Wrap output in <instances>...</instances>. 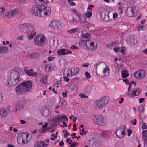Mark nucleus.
Here are the masks:
<instances>
[{
    "label": "nucleus",
    "instance_id": "obj_1",
    "mask_svg": "<svg viewBox=\"0 0 147 147\" xmlns=\"http://www.w3.org/2000/svg\"><path fill=\"white\" fill-rule=\"evenodd\" d=\"M8 78L6 84L9 87L14 86L21 80L19 73L14 69H11L9 71Z\"/></svg>",
    "mask_w": 147,
    "mask_h": 147
},
{
    "label": "nucleus",
    "instance_id": "obj_2",
    "mask_svg": "<svg viewBox=\"0 0 147 147\" xmlns=\"http://www.w3.org/2000/svg\"><path fill=\"white\" fill-rule=\"evenodd\" d=\"M32 87V83L30 81L23 82L17 86L15 91L18 95L25 94L30 92Z\"/></svg>",
    "mask_w": 147,
    "mask_h": 147
},
{
    "label": "nucleus",
    "instance_id": "obj_3",
    "mask_svg": "<svg viewBox=\"0 0 147 147\" xmlns=\"http://www.w3.org/2000/svg\"><path fill=\"white\" fill-rule=\"evenodd\" d=\"M97 68L98 76L102 77H105L108 76L109 68L106 64L102 62L98 63L95 65L94 67L96 72Z\"/></svg>",
    "mask_w": 147,
    "mask_h": 147
},
{
    "label": "nucleus",
    "instance_id": "obj_4",
    "mask_svg": "<svg viewBox=\"0 0 147 147\" xmlns=\"http://www.w3.org/2000/svg\"><path fill=\"white\" fill-rule=\"evenodd\" d=\"M109 99L108 96H105L100 100H96L95 102L96 108L100 109L105 107L108 103Z\"/></svg>",
    "mask_w": 147,
    "mask_h": 147
},
{
    "label": "nucleus",
    "instance_id": "obj_5",
    "mask_svg": "<svg viewBox=\"0 0 147 147\" xmlns=\"http://www.w3.org/2000/svg\"><path fill=\"white\" fill-rule=\"evenodd\" d=\"M38 0H36L35 6L32 7L31 8V12L34 15L39 16H43L42 12V9H43L42 7L43 5H39L38 4Z\"/></svg>",
    "mask_w": 147,
    "mask_h": 147
},
{
    "label": "nucleus",
    "instance_id": "obj_6",
    "mask_svg": "<svg viewBox=\"0 0 147 147\" xmlns=\"http://www.w3.org/2000/svg\"><path fill=\"white\" fill-rule=\"evenodd\" d=\"M46 40V38L44 36L38 35L34 38V43L36 45L43 46L45 45Z\"/></svg>",
    "mask_w": 147,
    "mask_h": 147
},
{
    "label": "nucleus",
    "instance_id": "obj_7",
    "mask_svg": "<svg viewBox=\"0 0 147 147\" xmlns=\"http://www.w3.org/2000/svg\"><path fill=\"white\" fill-rule=\"evenodd\" d=\"M136 8V7L135 6H132L128 7L126 12L127 15L129 17H132L136 16L137 13Z\"/></svg>",
    "mask_w": 147,
    "mask_h": 147
},
{
    "label": "nucleus",
    "instance_id": "obj_8",
    "mask_svg": "<svg viewBox=\"0 0 147 147\" xmlns=\"http://www.w3.org/2000/svg\"><path fill=\"white\" fill-rule=\"evenodd\" d=\"M125 126L124 125L121 126L116 132L117 137L121 139L124 137L126 134L125 132Z\"/></svg>",
    "mask_w": 147,
    "mask_h": 147
},
{
    "label": "nucleus",
    "instance_id": "obj_9",
    "mask_svg": "<svg viewBox=\"0 0 147 147\" xmlns=\"http://www.w3.org/2000/svg\"><path fill=\"white\" fill-rule=\"evenodd\" d=\"M25 100L23 98L18 100L16 106V111H20L22 109L24 106Z\"/></svg>",
    "mask_w": 147,
    "mask_h": 147
},
{
    "label": "nucleus",
    "instance_id": "obj_10",
    "mask_svg": "<svg viewBox=\"0 0 147 147\" xmlns=\"http://www.w3.org/2000/svg\"><path fill=\"white\" fill-rule=\"evenodd\" d=\"M135 78L137 79H142L146 76V73L144 70H138L134 73Z\"/></svg>",
    "mask_w": 147,
    "mask_h": 147
},
{
    "label": "nucleus",
    "instance_id": "obj_11",
    "mask_svg": "<svg viewBox=\"0 0 147 147\" xmlns=\"http://www.w3.org/2000/svg\"><path fill=\"white\" fill-rule=\"evenodd\" d=\"M85 45L87 47L90 49L92 51L96 50L97 48L96 45L94 46V42H92L88 40H87Z\"/></svg>",
    "mask_w": 147,
    "mask_h": 147
},
{
    "label": "nucleus",
    "instance_id": "obj_12",
    "mask_svg": "<svg viewBox=\"0 0 147 147\" xmlns=\"http://www.w3.org/2000/svg\"><path fill=\"white\" fill-rule=\"evenodd\" d=\"M96 123L100 126H103L105 123L104 117L102 116H99L97 118L96 117Z\"/></svg>",
    "mask_w": 147,
    "mask_h": 147
},
{
    "label": "nucleus",
    "instance_id": "obj_13",
    "mask_svg": "<svg viewBox=\"0 0 147 147\" xmlns=\"http://www.w3.org/2000/svg\"><path fill=\"white\" fill-rule=\"evenodd\" d=\"M29 135L28 134L26 133H23L22 136V138L20 139L22 140V143L23 144L26 143L27 142L29 141L30 140V138H28Z\"/></svg>",
    "mask_w": 147,
    "mask_h": 147
},
{
    "label": "nucleus",
    "instance_id": "obj_14",
    "mask_svg": "<svg viewBox=\"0 0 147 147\" xmlns=\"http://www.w3.org/2000/svg\"><path fill=\"white\" fill-rule=\"evenodd\" d=\"M18 12V11L16 9H13L7 11L5 15V17L8 18H10L16 15Z\"/></svg>",
    "mask_w": 147,
    "mask_h": 147
},
{
    "label": "nucleus",
    "instance_id": "obj_15",
    "mask_svg": "<svg viewBox=\"0 0 147 147\" xmlns=\"http://www.w3.org/2000/svg\"><path fill=\"white\" fill-rule=\"evenodd\" d=\"M72 52L65 49H63L58 50L57 52V54L59 55H64L71 54Z\"/></svg>",
    "mask_w": 147,
    "mask_h": 147
},
{
    "label": "nucleus",
    "instance_id": "obj_16",
    "mask_svg": "<svg viewBox=\"0 0 147 147\" xmlns=\"http://www.w3.org/2000/svg\"><path fill=\"white\" fill-rule=\"evenodd\" d=\"M59 25V22L56 20L52 21L50 24V26L54 29H58Z\"/></svg>",
    "mask_w": 147,
    "mask_h": 147
},
{
    "label": "nucleus",
    "instance_id": "obj_17",
    "mask_svg": "<svg viewBox=\"0 0 147 147\" xmlns=\"http://www.w3.org/2000/svg\"><path fill=\"white\" fill-rule=\"evenodd\" d=\"M43 9H42V12L43 13V16L48 15H49L51 12V9L50 7H42Z\"/></svg>",
    "mask_w": 147,
    "mask_h": 147
},
{
    "label": "nucleus",
    "instance_id": "obj_18",
    "mask_svg": "<svg viewBox=\"0 0 147 147\" xmlns=\"http://www.w3.org/2000/svg\"><path fill=\"white\" fill-rule=\"evenodd\" d=\"M28 25L24 24L20 25L19 26V29L22 32H27Z\"/></svg>",
    "mask_w": 147,
    "mask_h": 147
},
{
    "label": "nucleus",
    "instance_id": "obj_19",
    "mask_svg": "<svg viewBox=\"0 0 147 147\" xmlns=\"http://www.w3.org/2000/svg\"><path fill=\"white\" fill-rule=\"evenodd\" d=\"M24 70L26 74L29 76H34L37 74L36 72H33L32 69H30V70L25 69Z\"/></svg>",
    "mask_w": 147,
    "mask_h": 147
},
{
    "label": "nucleus",
    "instance_id": "obj_20",
    "mask_svg": "<svg viewBox=\"0 0 147 147\" xmlns=\"http://www.w3.org/2000/svg\"><path fill=\"white\" fill-rule=\"evenodd\" d=\"M53 0H38V4L39 5H44L47 4L48 3L50 2H53Z\"/></svg>",
    "mask_w": 147,
    "mask_h": 147
},
{
    "label": "nucleus",
    "instance_id": "obj_21",
    "mask_svg": "<svg viewBox=\"0 0 147 147\" xmlns=\"http://www.w3.org/2000/svg\"><path fill=\"white\" fill-rule=\"evenodd\" d=\"M92 87L91 85H88L86 87L84 90V92L86 94H89L91 92Z\"/></svg>",
    "mask_w": 147,
    "mask_h": 147
},
{
    "label": "nucleus",
    "instance_id": "obj_22",
    "mask_svg": "<svg viewBox=\"0 0 147 147\" xmlns=\"http://www.w3.org/2000/svg\"><path fill=\"white\" fill-rule=\"evenodd\" d=\"M59 121L57 117L55 119H53L51 120H50L48 121L49 123H51V125L52 127H54L57 125V123Z\"/></svg>",
    "mask_w": 147,
    "mask_h": 147
},
{
    "label": "nucleus",
    "instance_id": "obj_23",
    "mask_svg": "<svg viewBox=\"0 0 147 147\" xmlns=\"http://www.w3.org/2000/svg\"><path fill=\"white\" fill-rule=\"evenodd\" d=\"M7 114V112L4 109L0 110V115L2 117H5Z\"/></svg>",
    "mask_w": 147,
    "mask_h": 147
},
{
    "label": "nucleus",
    "instance_id": "obj_24",
    "mask_svg": "<svg viewBox=\"0 0 147 147\" xmlns=\"http://www.w3.org/2000/svg\"><path fill=\"white\" fill-rule=\"evenodd\" d=\"M93 140L95 145L97 147H98L101 145V142H100V139L99 138H93Z\"/></svg>",
    "mask_w": 147,
    "mask_h": 147
},
{
    "label": "nucleus",
    "instance_id": "obj_25",
    "mask_svg": "<svg viewBox=\"0 0 147 147\" xmlns=\"http://www.w3.org/2000/svg\"><path fill=\"white\" fill-rule=\"evenodd\" d=\"M27 38L29 40L32 39L36 34V32H28Z\"/></svg>",
    "mask_w": 147,
    "mask_h": 147
},
{
    "label": "nucleus",
    "instance_id": "obj_26",
    "mask_svg": "<svg viewBox=\"0 0 147 147\" xmlns=\"http://www.w3.org/2000/svg\"><path fill=\"white\" fill-rule=\"evenodd\" d=\"M35 27L32 25H28V28L27 32H36Z\"/></svg>",
    "mask_w": 147,
    "mask_h": 147
},
{
    "label": "nucleus",
    "instance_id": "obj_27",
    "mask_svg": "<svg viewBox=\"0 0 147 147\" xmlns=\"http://www.w3.org/2000/svg\"><path fill=\"white\" fill-rule=\"evenodd\" d=\"M45 142L43 141H38L36 143L35 147H44Z\"/></svg>",
    "mask_w": 147,
    "mask_h": 147
},
{
    "label": "nucleus",
    "instance_id": "obj_28",
    "mask_svg": "<svg viewBox=\"0 0 147 147\" xmlns=\"http://www.w3.org/2000/svg\"><path fill=\"white\" fill-rule=\"evenodd\" d=\"M66 102L64 99L60 100L59 102V106L62 109L64 108L66 106Z\"/></svg>",
    "mask_w": 147,
    "mask_h": 147
},
{
    "label": "nucleus",
    "instance_id": "obj_29",
    "mask_svg": "<svg viewBox=\"0 0 147 147\" xmlns=\"http://www.w3.org/2000/svg\"><path fill=\"white\" fill-rule=\"evenodd\" d=\"M121 76L122 78H125L129 76L128 72L125 70H123L121 72Z\"/></svg>",
    "mask_w": 147,
    "mask_h": 147
},
{
    "label": "nucleus",
    "instance_id": "obj_30",
    "mask_svg": "<svg viewBox=\"0 0 147 147\" xmlns=\"http://www.w3.org/2000/svg\"><path fill=\"white\" fill-rule=\"evenodd\" d=\"M0 53H7L8 51V48L7 47L3 46L1 47Z\"/></svg>",
    "mask_w": 147,
    "mask_h": 147
},
{
    "label": "nucleus",
    "instance_id": "obj_31",
    "mask_svg": "<svg viewBox=\"0 0 147 147\" xmlns=\"http://www.w3.org/2000/svg\"><path fill=\"white\" fill-rule=\"evenodd\" d=\"M141 90L139 88H137L136 90H134L132 92L133 97L138 95L141 92Z\"/></svg>",
    "mask_w": 147,
    "mask_h": 147
},
{
    "label": "nucleus",
    "instance_id": "obj_32",
    "mask_svg": "<svg viewBox=\"0 0 147 147\" xmlns=\"http://www.w3.org/2000/svg\"><path fill=\"white\" fill-rule=\"evenodd\" d=\"M71 71L73 76L78 74L79 72V69L77 68L73 67L71 68Z\"/></svg>",
    "mask_w": 147,
    "mask_h": 147
},
{
    "label": "nucleus",
    "instance_id": "obj_33",
    "mask_svg": "<svg viewBox=\"0 0 147 147\" xmlns=\"http://www.w3.org/2000/svg\"><path fill=\"white\" fill-rule=\"evenodd\" d=\"M124 2L127 5H129L134 4L135 1V0H125Z\"/></svg>",
    "mask_w": 147,
    "mask_h": 147
},
{
    "label": "nucleus",
    "instance_id": "obj_34",
    "mask_svg": "<svg viewBox=\"0 0 147 147\" xmlns=\"http://www.w3.org/2000/svg\"><path fill=\"white\" fill-rule=\"evenodd\" d=\"M57 118L59 120V121L62 120H68L67 118V117L65 116V115L62 116H57Z\"/></svg>",
    "mask_w": 147,
    "mask_h": 147
},
{
    "label": "nucleus",
    "instance_id": "obj_35",
    "mask_svg": "<svg viewBox=\"0 0 147 147\" xmlns=\"http://www.w3.org/2000/svg\"><path fill=\"white\" fill-rule=\"evenodd\" d=\"M81 36L82 38H84L86 39H90V35L88 33H86L85 34H82Z\"/></svg>",
    "mask_w": 147,
    "mask_h": 147
},
{
    "label": "nucleus",
    "instance_id": "obj_36",
    "mask_svg": "<svg viewBox=\"0 0 147 147\" xmlns=\"http://www.w3.org/2000/svg\"><path fill=\"white\" fill-rule=\"evenodd\" d=\"M43 115L45 117H47L49 115V111L47 109H44L43 112Z\"/></svg>",
    "mask_w": 147,
    "mask_h": 147
},
{
    "label": "nucleus",
    "instance_id": "obj_37",
    "mask_svg": "<svg viewBox=\"0 0 147 147\" xmlns=\"http://www.w3.org/2000/svg\"><path fill=\"white\" fill-rule=\"evenodd\" d=\"M78 30L77 28L73 29L68 30V32L71 34H73L76 32L78 31Z\"/></svg>",
    "mask_w": 147,
    "mask_h": 147
},
{
    "label": "nucleus",
    "instance_id": "obj_38",
    "mask_svg": "<svg viewBox=\"0 0 147 147\" xmlns=\"http://www.w3.org/2000/svg\"><path fill=\"white\" fill-rule=\"evenodd\" d=\"M40 81L43 84H46L47 81V77L46 76L42 77L40 80Z\"/></svg>",
    "mask_w": 147,
    "mask_h": 147
},
{
    "label": "nucleus",
    "instance_id": "obj_39",
    "mask_svg": "<svg viewBox=\"0 0 147 147\" xmlns=\"http://www.w3.org/2000/svg\"><path fill=\"white\" fill-rule=\"evenodd\" d=\"M92 13L90 11H89L88 12L85 14L84 16H86L87 18H90L92 16Z\"/></svg>",
    "mask_w": 147,
    "mask_h": 147
},
{
    "label": "nucleus",
    "instance_id": "obj_40",
    "mask_svg": "<svg viewBox=\"0 0 147 147\" xmlns=\"http://www.w3.org/2000/svg\"><path fill=\"white\" fill-rule=\"evenodd\" d=\"M62 132L65 134L64 137L65 138H67L68 136L70 134L68 132V131L66 130H63L62 131Z\"/></svg>",
    "mask_w": 147,
    "mask_h": 147
},
{
    "label": "nucleus",
    "instance_id": "obj_41",
    "mask_svg": "<svg viewBox=\"0 0 147 147\" xmlns=\"http://www.w3.org/2000/svg\"><path fill=\"white\" fill-rule=\"evenodd\" d=\"M87 40H81L79 42V44L80 46H83L86 45V42Z\"/></svg>",
    "mask_w": 147,
    "mask_h": 147
},
{
    "label": "nucleus",
    "instance_id": "obj_42",
    "mask_svg": "<svg viewBox=\"0 0 147 147\" xmlns=\"http://www.w3.org/2000/svg\"><path fill=\"white\" fill-rule=\"evenodd\" d=\"M51 69H53V68L51 67V66H48L47 65L45 67V71L47 72H49L51 71Z\"/></svg>",
    "mask_w": 147,
    "mask_h": 147
},
{
    "label": "nucleus",
    "instance_id": "obj_43",
    "mask_svg": "<svg viewBox=\"0 0 147 147\" xmlns=\"http://www.w3.org/2000/svg\"><path fill=\"white\" fill-rule=\"evenodd\" d=\"M79 96L81 98H88V96L85 95L84 94L82 93H80L79 94Z\"/></svg>",
    "mask_w": 147,
    "mask_h": 147
},
{
    "label": "nucleus",
    "instance_id": "obj_44",
    "mask_svg": "<svg viewBox=\"0 0 147 147\" xmlns=\"http://www.w3.org/2000/svg\"><path fill=\"white\" fill-rule=\"evenodd\" d=\"M105 10L103 11L102 12H101L100 13V18L101 19L103 20V18H104L105 17Z\"/></svg>",
    "mask_w": 147,
    "mask_h": 147
},
{
    "label": "nucleus",
    "instance_id": "obj_45",
    "mask_svg": "<svg viewBox=\"0 0 147 147\" xmlns=\"http://www.w3.org/2000/svg\"><path fill=\"white\" fill-rule=\"evenodd\" d=\"M144 107L142 105L138 107V111L139 112H143Z\"/></svg>",
    "mask_w": 147,
    "mask_h": 147
},
{
    "label": "nucleus",
    "instance_id": "obj_46",
    "mask_svg": "<svg viewBox=\"0 0 147 147\" xmlns=\"http://www.w3.org/2000/svg\"><path fill=\"white\" fill-rule=\"evenodd\" d=\"M142 137L144 138L147 137V130H143L142 131Z\"/></svg>",
    "mask_w": 147,
    "mask_h": 147
},
{
    "label": "nucleus",
    "instance_id": "obj_47",
    "mask_svg": "<svg viewBox=\"0 0 147 147\" xmlns=\"http://www.w3.org/2000/svg\"><path fill=\"white\" fill-rule=\"evenodd\" d=\"M67 76L69 77H70L73 76V74L71 71V69L70 70H68L67 71Z\"/></svg>",
    "mask_w": 147,
    "mask_h": 147
},
{
    "label": "nucleus",
    "instance_id": "obj_48",
    "mask_svg": "<svg viewBox=\"0 0 147 147\" xmlns=\"http://www.w3.org/2000/svg\"><path fill=\"white\" fill-rule=\"evenodd\" d=\"M85 75L87 78L89 79L90 78L91 76L90 74L88 72H86L85 73Z\"/></svg>",
    "mask_w": 147,
    "mask_h": 147
},
{
    "label": "nucleus",
    "instance_id": "obj_49",
    "mask_svg": "<svg viewBox=\"0 0 147 147\" xmlns=\"http://www.w3.org/2000/svg\"><path fill=\"white\" fill-rule=\"evenodd\" d=\"M131 41V44L135 45L136 43V41H135V39L134 38H132L130 39Z\"/></svg>",
    "mask_w": 147,
    "mask_h": 147
},
{
    "label": "nucleus",
    "instance_id": "obj_50",
    "mask_svg": "<svg viewBox=\"0 0 147 147\" xmlns=\"http://www.w3.org/2000/svg\"><path fill=\"white\" fill-rule=\"evenodd\" d=\"M114 51L115 52H118L119 50H120V48L117 46H115L113 48Z\"/></svg>",
    "mask_w": 147,
    "mask_h": 147
},
{
    "label": "nucleus",
    "instance_id": "obj_51",
    "mask_svg": "<svg viewBox=\"0 0 147 147\" xmlns=\"http://www.w3.org/2000/svg\"><path fill=\"white\" fill-rule=\"evenodd\" d=\"M142 129H147V125H146L145 123H144L143 124V125L142 126Z\"/></svg>",
    "mask_w": 147,
    "mask_h": 147
},
{
    "label": "nucleus",
    "instance_id": "obj_52",
    "mask_svg": "<svg viewBox=\"0 0 147 147\" xmlns=\"http://www.w3.org/2000/svg\"><path fill=\"white\" fill-rule=\"evenodd\" d=\"M109 16L105 15L104 18L103 19L105 21H107L109 20Z\"/></svg>",
    "mask_w": 147,
    "mask_h": 147
},
{
    "label": "nucleus",
    "instance_id": "obj_53",
    "mask_svg": "<svg viewBox=\"0 0 147 147\" xmlns=\"http://www.w3.org/2000/svg\"><path fill=\"white\" fill-rule=\"evenodd\" d=\"M61 82V80H55L54 83L55 84H60Z\"/></svg>",
    "mask_w": 147,
    "mask_h": 147
},
{
    "label": "nucleus",
    "instance_id": "obj_54",
    "mask_svg": "<svg viewBox=\"0 0 147 147\" xmlns=\"http://www.w3.org/2000/svg\"><path fill=\"white\" fill-rule=\"evenodd\" d=\"M125 48L124 47H122V49H121L120 48V49L121 50L120 51V52L122 54H123V55H125Z\"/></svg>",
    "mask_w": 147,
    "mask_h": 147
},
{
    "label": "nucleus",
    "instance_id": "obj_55",
    "mask_svg": "<svg viewBox=\"0 0 147 147\" xmlns=\"http://www.w3.org/2000/svg\"><path fill=\"white\" fill-rule=\"evenodd\" d=\"M63 78L66 82H67L70 80L69 78L67 77H63Z\"/></svg>",
    "mask_w": 147,
    "mask_h": 147
},
{
    "label": "nucleus",
    "instance_id": "obj_56",
    "mask_svg": "<svg viewBox=\"0 0 147 147\" xmlns=\"http://www.w3.org/2000/svg\"><path fill=\"white\" fill-rule=\"evenodd\" d=\"M102 136L103 137H108V136L107 135L105 131H103L102 133Z\"/></svg>",
    "mask_w": 147,
    "mask_h": 147
},
{
    "label": "nucleus",
    "instance_id": "obj_57",
    "mask_svg": "<svg viewBox=\"0 0 147 147\" xmlns=\"http://www.w3.org/2000/svg\"><path fill=\"white\" fill-rule=\"evenodd\" d=\"M34 53H32L28 55V57L30 58H33L34 57Z\"/></svg>",
    "mask_w": 147,
    "mask_h": 147
},
{
    "label": "nucleus",
    "instance_id": "obj_58",
    "mask_svg": "<svg viewBox=\"0 0 147 147\" xmlns=\"http://www.w3.org/2000/svg\"><path fill=\"white\" fill-rule=\"evenodd\" d=\"M142 138L144 140V143L147 144V137L144 138L142 137Z\"/></svg>",
    "mask_w": 147,
    "mask_h": 147
},
{
    "label": "nucleus",
    "instance_id": "obj_59",
    "mask_svg": "<svg viewBox=\"0 0 147 147\" xmlns=\"http://www.w3.org/2000/svg\"><path fill=\"white\" fill-rule=\"evenodd\" d=\"M118 15L116 13H115L113 14V18L115 19L117 17Z\"/></svg>",
    "mask_w": 147,
    "mask_h": 147
},
{
    "label": "nucleus",
    "instance_id": "obj_60",
    "mask_svg": "<svg viewBox=\"0 0 147 147\" xmlns=\"http://www.w3.org/2000/svg\"><path fill=\"white\" fill-rule=\"evenodd\" d=\"M1 11L0 12V13H1V14H3L4 13L5 11V9L3 7H1L0 8Z\"/></svg>",
    "mask_w": 147,
    "mask_h": 147
},
{
    "label": "nucleus",
    "instance_id": "obj_61",
    "mask_svg": "<svg viewBox=\"0 0 147 147\" xmlns=\"http://www.w3.org/2000/svg\"><path fill=\"white\" fill-rule=\"evenodd\" d=\"M64 144V142L63 140L61 141L59 143V146L61 147H62Z\"/></svg>",
    "mask_w": 147,
    "mask_h": 147
},
{
    "label": "nucleus",
    "instance_id": "obj_62",
    "mask_svg": "<svg viewBox=\"0 0 147 147\" xmlns=\"http://www.w3.org/2000/svg\"><path fill=\"white\" fill-rule=\"evenodd\" d=\"M132 133V131L131 130L129 129L128 130V136H130Z\"/></svg>",
    "mask_w": 147,
    "mask_h": 147
},
{
    "label": "nucleus",
    "instance_id": "obj_63",
    "mask_svg": "<svg viewBox=\"0 0 147 147\" xmlns=\"http://www.w3.org/2000/svg\"><path fill=\"white\" fill-rule=\"evenodd\" d=\"M145 98H140L139 100V102L140 103H141L143 102Z\"/></svg>",
    "mask_w": 147,
    "mask_h": 147
},
{
    "label": "nucleus",
    "instance_id": "obj_64",
    "mask_svg": "<svg viewBox=\"0 0 147 147\" xmlns=\"http://www.w3.org/2000/svg\"><path fill=\"white\" fill-rule=\"evenodd\" d=\"M54 57H52L51 56H50L48 58V61H51L53 60L54 59Z\"/></svg>",
    "mask_w": 147,
    "mask_h": 147
}]
</instances>
